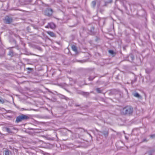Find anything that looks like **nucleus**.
<instances>
[{
  "label": "nucleus",
  "mask_w": 155,
  "mask_h": 155,
  "mask_svg": "<svg viewBox=\"0 0 155 155\" xmlns=\"http://www.w3.org/2000/svg\"><path fill=\"white\" fill-rule=\"evenodd\" d=\"M125 138L126 139H127V137H125Z\"/></svg>",
  "instance_id": "nucleus-27"
},
{
  "label": "nucleus",
  "mask_w": 155,
  "mask_h": 155,
  "mask_svg": "<svg viewBox=\"0 0 155 155\" xmlns=\"http://www.w3.org/2000/svg\"><path fill=\"white\" fill-rule=\"evenodd\" d=\"M125 9H127V7H125Z\"/></svg>",
  "instance_id": "nucleus-25"
},
{
  "label": "nucleus",
  "mask_w": 155,
  "mask_h": 155,
  "mask_svg": "<svg viewBox=\"0 0 155 155\" xmlns=\"http://www.w3.org/2000/svg\"><path fill=\"white\" fill-rule=\"evenodd\" d=\"M146 154H148V155H151V153H146Z\"/></svg>",
  "instance_id": "nucleus-20"
},
{
  "label": "nucleus",
  "mask_w": 155,
  "mask_h": 155,
  "mask_svg": "<svg viewBox=\"0 0 155 155\" xmlns=\"http://www.w3.org/2000/svg\"><path fill=\"white\" fill-rule=\"evenodd\" d=\"M46 27L48 28L50 27L51 29H53L55 28V25L54 23L52 22L48 23V25Z\"/></svg>",
  "instance_id": "nucleus-6"
},
{
  "label": "nucleus",
  "mask_w": 155,
  "mask_h": 155,
  "mask_svg": "<svg viewBox=\"0 0 155 155\" xmlns=\"http://www.w3.org/2000/svg\"><path fill=\"white\" fill-rule=\"evenodd\" d=\"M123 132H124V134H125V132H124V131H123Z\"/></svg>",
  "instance_id": "nucleus-26"
},
{
  "label": "nucleus",
  "mask_w": 155,
  "mask_h": 155,
  "mask_svg": "<svg viewBox=\"0 0 155 155\" xmlns=\"http://www.w3.org/2000/svg\"><path fill=\"white\" fill-rule=\"evenodd\" d=\"M96 2L95 1H93L92 2V6L93 7H94L95 5H96Z\"/></svg>",
  "instance_id": "nucleus-16"
},
{
  "label": "nucleus",
  "mask_w": 155,
  "mask_h": 155,
  "mask_svg": "<svg viewBox=\"0 0 155 155\" xmlns=\"http://www.w3.org/2000/svg\"><path fill=\"white\" fill-rule=\"evenodd\" d=\"M125 138L126 139H127V137H125Z\"/></svg>",
  "instance_id": "nucleus-28"
},
{
  "label": "nucleus",
  "mask_w": 155,
  "mask_h": 155,
  "mask_svg": "<svg viewBox=\"0 0 155 155\" xmlns=\"http://www.w3.org/2000/svg\"><path fill=\"white\" fill-rule=\"evenodd\" d=\"M48 34L49 35L51 36L52 37H55V34L52 32L50 31H48L47 32Z\"/></svg>",
  "instance_id": "nucleus-7"
},
{
  "label": "nucleus",
  "mask_w": 155,
  "mask_h": 155,
  "mask_svg": "<svg viewBox=\"0 0 155 155\" xmlns=\"http://www.w3.org/2000/svg\"><path fill=\"white\" fill-rule=\"evenodd\" d=\"M95 77H93L91 76H90L89 78V79L90 81H92L95 78Z\"/></svg>",
  "instance_id": "nucleus-17"
},
{
  "label": "nucleus",
  "mask_w": 155,
  "mask_h": 155,
  "mask_svg": "<svg viewBox=\"0 0 155 155\" xmlns=\"http://www.w3.org/2000/svg\"><path fill=\"white\" fill-rule=\"evenodd\" d=\"M96 91L98 93H101L102 92V90H101L100 88H97L96 89Z\"/></svg>",
  "instance_id": "nucleus-14"
},
{
  "label": "nucleus",
  "mask_w": 155,
  "mask_h": 155,
  "mask_svg": "<svg viewBox=\"0 0 155 155\" xmlns=\"http://www.w3.org/2000/svg\"><path fill=\"white\" fill-rule=\"evenodd\" d=\"M71 48H72V50L73 51H74L75 52H76L77 51V48L74 45H73L71 47Z\"/></svg>",
  "instance_id": "nucleus-10"
},
{
  "label": "nucleus",
  "mask_w": 155,
  "mask_h": 155,
  "mask_svg": "<svg viewBox=\"0 0 155 155\" xmlns=\"http://www.w3.org/2000/svg\"><path fill=\"white\" fill-rule=\"evenodd\" d=\"M76 106H79V105H76Z\"/></svg>",
  "instance_id": "nucleus-22"
},
{
  "label": "nucleus",
  "mask_w": 155,
  "mask_h": 155,
  "mask_svg": "<svg viewBox=\"0 0 155 155\" xmlns=\"http://www.w3.org/2000/svg\"><path fill=\"white\" fill-rule=\"evenodd\" d=\"M109 53L111 54L113 56H114L115 53L114 52V51L112 50H109L108 51Z\"/></svg>",
  "instance_id": "nucleus-11"
},
{
  "label": "nucleus",
  "mask_w": 155,
  "mask_h": 155,
  "mask_svg": "<svg viewBox=\"0 0 155 155\" xmlns=\"http://www.w3.org/2000/svg\"><path fill=\"white\" fill-rule=\"evenodd\" d=\"M9 55L12 56L13 55V52L12 50H10L8 54Z\"/></svg>",
  "instance_id": "nucleus-13"
},
{
  "label": "nucleus",
  "mask_w": 155,
  "mask_h": 155,
  "mask_svg": "<svg viewBox=\"0 0 155 155\" xmlns=\"http://www.w3.org/2000/svg\"><path fill=\"white\" fill-rule=\"evenodd\" d=\"M85 95H88V93H85ZM84 95H85V94H84Z\"/></svg>",
  "instance_id": "nucleus-21"
},
{
  "label": "nucleus",
  "mask_w": 155,
  "mask_h": 155,
  "mask_svg": "<svg viewBox=\"0 0 155 155\" xmlns=\"http://www.w3.org/2000/svg\"><path fill=\"white\" fill-rule=\"evenodd\" d=\"M4 130L9 133H12L14 130H16L17 129L11 126H8L5 127Z\"/></svg>",
  "instance_id": "nucleus-3"
},
{
  "label": "nucleus",
  "mask_w": 155,
  "mask_h": 155,
  "mask_svg": "<svg viewBox=\"0 0 155 155\" xmlns=\"http://www.w3.org/2000/svg\"><path fill=\"white\" fill-rule=\"evenodd\" d=\"M133 111V108L130 106H127L123 109L122 112L124 114L130 115Z\"/></svg>",
  "instance_id": "nucleus-1"
},
{
  "label": "nucleus",
  "mask_w": 155,
  "mask_h": 155,
  "mask_svg": "<svg viewBox=\"0 0 155 155\" xmlns=\"http://www.w3.org/2000/svg\"><path fill=\"white\" fill-rule=\"evenodd\" d=\"M133 95L136 97L140 98L141 97L140 95L137 93H135L133 94Z\"/></svg>",
  "instance_id": "nucleus-9"
},
{
  "label": "nucleus",
  "mask_w": 155,
  "mask_h": 155,
  "mask_svg": "<svg viewBox=\"0 0 155 155\" xmlns=\"http://www.w3.org/2000/svg\"><path fill=\"white\" fill-rule=\"evenodd\" d=\"M108 133L107 132H106L105 133H104V135L105 136H107L108 135Z\"/></svg>",
  "instance_id": "nucleus-19"
},
{
  "label": "nucleus",
  "mask_w": 155,
  "mask_h": 155,
  "mask_svg": "<svg viewBox=\"0 0 155 155\" xmlns=\"http://www.w3.org/2000/svg\"><path fill=\"white\" fill-rule=\"evenodd\" d=\"M5 101V100L4 99H3L2 98H1V99H0V102L2 103V104H4Z\"/></svg>",
  "instance_id": "nucleus-15"
},
{
  "label": "nucleus",
  "mask_w": 155,
  "mask_h": 155,
  "mask_svg": "<svg viewBox=\"0 0 155 155\" xmlns=\"http://www.w3.org/2000/svg\"><path fill=\"white\" fill-rule=\"evenodd\" d=\"M112 1V0H110V2H111Z\"/></svg>",
  "instance_id": "nucleus-23"
},
{
  "label": "nucleus",
  "mask_w": 155,
  "mask_h": 155,
  "mask_svg": "<svg viewBox=\"0 0 155 155\" xmlns=\"http://www.w3.org/2000/svg\"><path fill=\"white\" fill-rule=\"evenodd\" d=\"M4 20L6 23L9 24L12 22V19L11 18L7 16L5 17Z\"/></svg>",
  "instance_id": "nucleus-5"
},
{
  "label": "nucleus",
  "mask_w": 155,
  "mask_h": 155,
  "mask_svg": "<svg viewBox=\"0 0 155 155\" xmlns=\"http://www.w3.org/2000/svg\"><path fill=\"white\" fill-rule=\"evenodd\" d=\"M29 118V117L25 115L22 114L21 115L17 117L16 119V121L17 122H19L22 120H27Z\"/></svg>",
  "instance_id": "nucleus-2"
},
{
  "label": "nucleus",
  "mask_w": 155,
  "mask_h": 155,
  "mask_svg": "<svg viewBox=\"0 0 155 155\" xmlns=\"http://www.w3.org/2000/svg\"><path fill=\"white\" fill-rule=\"evenodd\" d=\"M128 58L129 60L130 59L131 61H133L134 58V56L132 54H130L128 56Z\"/></svg>",
  "instance_id": "nucleus-8"
},
{
  "label": "nucleus",
  "mask_w": 155,
  "mask_h": 155,
  "mask_svg": "<svg viewBox=\"0 0 155 155\" xmlns=\"http://www.w3.org/2000/svg\"><path fill=\"white\" fill-rule=\"evenodd\" d=\"M28 69H30V68H28Z\"/></svg>",
  "instance_id": "nucleus-24"
},
{
  "label": "nucleus",
  "mask_w": 155,
  "mask_h": 155,
  "mask_svg": "<svg viewBox=\"0 0 155 155\" xmlns=\"http://www.w3.org/2000/svg\"><path fill=\"white\" fill-rule=\"evenodd\" d=\"M53 12L52 9L48 8L45 9L44 13L45 15L50 16L52 15Z\"/></svg>",
  "instance_id": "nucleus-4"
},
{
  "label": "nucleus",
  "mask_w": 155,
  "mask_h": 155,
  "mask_svg": "<svg viewBox=\"0 0 155 155\" xmlns=\"http://www.w3.org/2000/svg\"><path fill=\"white\" fill-rule=\"evenodd\" d=\"M150 137L152 138H153L155 137V134H152L150 135Z\"/></svg>",
  "instance_id": "nucleus-18"
},
{
  "label": "nucleus",
  "mask_w": 155,
  "mask_h": 155,
  "mask_svg": "<svg viewBox=\"0 0 155 155\" xmlns=\"http://www.w3.org/2000/svg\"><path fill=\"white\" fill-rule=\"evenodd\" d=\"M5 155H11V153L10 151L9 150H7L5 151Z\"/></svg>",
  "instance_id": "nucleus-12"
}]
</instances>
